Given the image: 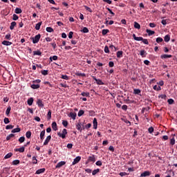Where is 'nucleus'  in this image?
I'll return each instance as SVG.
<instances>
[{"mask_svg":"<svg viewBox=\"0 0 177 177\" xmlns=\"http://www.w3.org/2000/svg\"><path fill=\"white\" fill-rule=\"evenodd\" d=\"M133 38L135 41H142L143 39V37H136V35H135V34H133Z\"/></svg>","mask_w":177,"mask_h":177,"instance_id":"2eb2a0df","label":"nucleus"},{"mask_svg":"<svg viewBox=\"0 0 177 177\" xmlns=\"http://www.w3.org/2000/svg\"><path fill=\"white\" fill-rule=\"evenodd\" d=\"M24 140H26V138H24V136L20 137L19 138V143H23L24 142Z\"/></svg>","mask_w":177,"mask_h":177,"instance_id":"a18cd8bd","label":"nucleus"},{"mask_svg":"<svg viewBox=\"0 0 177 177\" xmlns=\"http://www.w3.org/2000/svg\"><path fill=\"white\" fill-rule=\"evenodd\" d=\"M109 67H114V62L113 61H111L109 62Z\"/></svg>","mask_w":177,"mask_h":177,"instance_id":"774afa93","label":"nucleus"},{"mask_svg":"<svg viewBox=\"0 0 177 177\" xmlns=\"http://www.w3.org/2000/svg\"><path fill=\"white\" fill-rule=\"evenodd\" d=\"M122 53H123L122 50L118 51L116 53L117 57H118L119 59L120 57H122Z\"/></svg>","mask_w":177,"mask_h":177,"instance_id":"bb28decb","label":"nucleus"},{"mask_svg":"<svg viewBox=\"0 0 177 177\" xmlns=\"http://www.w3.org/2000/svg\"><path fill=\"white\" fill-rule=\"evenodd\" d=\"M149 133H151L152 132H154V128L153 127H151L148 129Z\"/></svg>","mask_w":177,"mask_h":177,"instance_id":"052dcab7","label":"nucleus"},{"mask_svg":"<svg viewBox=\"0 0 177 177\" xmlns=\"http://www.w3.org/2000/svg\"><path fill=\"white\" fill-rule=\"evenodd\" d=\"M58 57L57 55H54L53 57H50V61L53 62V60H57Z\"/></svg>","mask_w":177,"mask_h":177,"instance_id":"ea45409f","label":"nucleus"},{"mask_svg":"<svg viewBox=\"0 0 177 177\" xmlns=\"http://www.w3.org/2000/svg\"><path fill=\"white\" fill-rule=\"evenodd\" d=\"M26 136L28 139H30V138H31V131H27L26 133Z\"/></svg>","mask_w":177,"mask_h":177,"instance_id":"603ef678","label":"nucleus"},{"mask_svg":"<svg viewBox=\"0 0 177 177\" xmlns=\"http://www.w3.org/2000/svg\"><path fill=\"white\" fill-rule=\"evenodd\" d=\"M93 129H97V119H96V118L93 119Z\"/></svg>","mask_w":177,"mask_h":177,"instance_id":"9b49d317","label":"nucleus"},{"mask_svg":"<svg viewBox=\"0 0 177 177\" xmlns=\"http://www.w3.org/2000/svg\"><path fill=\"white\" fill-rule=\"evenodd\" d=\"M82 124L81 122H79L76 124V129H77V131H80V132H82V129L81 128L82 127Z\"/></svg>","mask_w":177,"mask_h":177,"instance_id":"a211bd4d","label":"nucleus"},{"mask_svg":"<svg viewBox=\"0 0 177 177\" xmlns=\"http://www.w3.org/2000/svg\"><path fill=\"white\" fill-rule=\"evenodd\" d=\"M15 26H16V21L11 22L10 26V30H14Z\"/></svg>","mask_w":177,"mask_h":177,"instance_id":"2f4dec72","label":"nucleus"},{"mask_svg":"<svg viewBox=\"0 0 177 177\" xmlns=\"http://www.w3.org/2000/svg\"><path fill=\"white\" fill-rule=\"evenodd\" d=\"M20 164V160H15L12 161V165H19Z\"/></svg>","mask_w":177,"mask_h":177,"instance_id":"a19ab883","label":"nucleus"},{"mask_svg":"<svg viewBox=\"0 0 177 177\" xmlns=\"http://www.w3.org/2000/svg\"><path fill=\"white\" fill-rule=\"evenodd\" d=\"M82 32H84V34H86L88 32H89V29H88V28L84 27L83 28V29L81 30Z\"/></svg>","mask_w":177,"mask_h":177,"instance_id":"4c0bfd02","label":"nucleus"},{"mask_svg":"<svg viewBox=\"0 0 177 177\" xmlns=\"http://www.w3.org/2000/svg\"><path fill=\"white\" fill-rule=\"evenodd\" d=\"M32 39L33 44H38V42H39V39H41V35L39 34L35 36V37H32Z\"/></svg>","mask_w":177,"mask_h":177,"instance_id":"f03ea898","label":"nucleus"},{"mask_svg":"<svg viewBox=\"0 0 177 177\" xmlns=\"http://www.w3.org/2000/svg\"><path fill=\"white\" fill-rule=\"evenodd\" d=\"M46 30L47 32H53V28H52L51 27H47Z\"/></svg>","mask_w":177,"mask_h":177,"instance_id":"864d4df0","label":"nucleus"},{"mask_svg":"<svg viewBox=\"0 0 177 177\" xmlns=\"http://www.w3.org/2000/svg\"><path fill=\"white\" fill-rule=\"evenodd\" d=\"M95 165H97V167H102V160H97V161L95 162Z\"/></svg>","mask_w":177,"mask_h":177,"instance_id":"3c124183","label":"nucleus"},{"mask_svg":"<svg viewBox=\"0 0 177 177\" xmlns=\"http://www.w3.org/2000/svg\"><path fill=\"white\" fill-rule=\"evenodd\" d=\"M12 110V107L8 106L6 111V115L9 116V114H10V111Z\"/></svg>","mask_w":177,"mask_h":177,"instance_id":"f704fd0d","label":"nucleus"},{"mask_svg":"<svg viewBox=\"0 0 177 177\" xmlns=\"http://www.w3.org/2000/svg\"><path fill=\"white\" fill-rule=\"evenodd\" d=\"M66 135H67V129H64L62 133L60 132L57 133V136L59 138H62V139H66Z\"/></svg>","mask_w":177,"mask_h":177,"instance_id":"f257e3e1","label":"nucleus"},{"mask_svg":"<svg viewBox=\"0 0 177 177\" xmlns=\"http://www.w3.org/2000/svg\"><path fill=\"white\" fill-rule=\"evenodd\" d=\"M20 131H21V129L18 127L12 129L11 132L12 133H16L20 132Z\"/></svg>","mask_w":177,"mask_h":177,"instance_id":"c756f323","label":"nucleus"},{"mask_svg":"<svg viewBox=\"0 0 177 177\" xmlns=\"http://www.w3.org/2000/svg\"><path fill=\"white\" fill-rule=\"evenodd\" d=\"M93 80L95 81L96 84L97 85H104V83L102 82L100 79H97L96 77L92 76Z\"/></svg>","mask_w":177,"mask_h":177,"instance_id":"7ed1b4c3","label":"nucleus"},{"mask_svg":"<svg viewBox=\"0 0 177 177\" xmlns=\"http://www.w3.org/2000/svg\"><path fill=\"white\" fill-rule=\"evenodd\" d=\"M39 84H32L30 85V88H32V89H38L39 88Z\"/></svg>","mask_w":177,"mask_h":177,"instance_id":"aec40b11","label":"nucleus"},{"mask_svg":"<svg viewBox=\"0 0 177 177\" xmlns=\"http://www.w3.org/2000/svg\"><path fill=\"white\" fill-rule=\"evenodd\" d=\"M134 28H137V30H140V24L139 23L135 21L134 22Z\"/></svg>","mask_w":177,"mask_h":177,"instance_id":"cd10ccee","label":"nucleus"},{"mask_svg":"<svg viewBox=\"0 0 177 177\" xmlns=\"http://www.w3.org/2000/svg\"><path fill=\"white\" fill-rule=\"evenodd\" d=\"M25 149L26 148L24 147H21L20 148L15 149V151H19V153H24Z\"/></svg>","mask_w":177,"mask_h":177,"instance_id":"4468645a","label":"nucleus"},{"mask_svg":"<svg viewBox=\"0 0 177 177\" xmlns=\"http://www.w3.org/2000/svg\"><path fill=\"white\" fill-rule=\"evenodd\" d=\"M50 139H52V136H48L44 142V145L46 146V145H48L49 142H50Z\"/></svg>","mask_w":177,"mask_h":177,"instance_id":"423d86ee","label":"nucleus"},{"mask_svg":"<svg viewBox=\"0 0 177 177\" xmlns=\"http://www.w3.org/2000/svg\"><path fill=\"white\" fill-rule=\"evenodd\" d=\"M44 136H45V130H43L40 133V139H41V140H44Z\"/></svg>","mask_w":177,"mask_h":177,"instance_id":"473e14b6","label":"nucleus"},{"mask_svg":"<svg viewBox=\"0 0 177 177\" xmlns=\"http://www.w3.org/2000/svg\"><path fill=\"white\" fill-rule=\"evenodd\" d=\"M120 176H127V175H129V174L127 173V172H120L119 174Z\"/></svg>","mask_w":177,"mask_h":177,"instance_id":"4d7b16f0","label":"nucleus"},{"mask_svg":"<svg viewBox=\"0 0 177 177\" xmlns=\"http://www.w3.org/2000/svg\"><path fill=\"white\" fill-rule=\"evenodd\" d=\"M84 113H85V111H84V110H80L78 113H77V115L78 117H82V115H84Z\"/></svg>","mask_w":177,"mask_h":177,"instance_id":"79ce46f5","label":"nucleus"},{"mask_svg":"<svg viewBox=\"0 0 177 177\" xmlns=\"http://www.w3.org/2000/svg\"><path fill=\"white\" fill-rule=\"evenodd\" d=\"M12 138H15V134L10 133L6 137V140H10Z\"/></svg>","mask_w":177,"mask_h":177,"instance_id":"c9c22d12","label":"nucleus"},{"mask_svg":"<svg viewBox=\"0 0 177 177\" xmlns=\"http://www.w3.org/2000/svg\"><path fill=\"white\" fill-rule=\"evenodd\" d=\"M171 57H172L171 55L163 54V55H160L161 59H169Z\"/></svg>","mask_w":177,"mask_h":177,"instance_id":"f8f14e48","label":"nucleus"},{"mask_svg":"<svg viewBox=\"0 0 177 177\" xmlns=\"http://www.w3.org/2000/svg\"><path fill=\"white\" fill-rule=\"evenodd\" d=\"M140 89H139V88H135L134 90H133V93H134V95H140Z\"/></svg>","mask_w":177,"mask_h":177,"instance_id":"7c9ffc66","label":"nucleus"},{"mask_svg":"<svg viewBox=\"0 0 177 177\" xmlns=\"http://www.w3.org/2000/svg\"><path fill=\"white\" fill-rule=\"evenodd\" d=\"M109 32V29H104L102 31V35H106Z\"/></svg>","mask_w":177,"mask_h":177,"instance_id":"09e8293b","label":"nucleus"},{"mask_svg":"<svg viewBox=\"0 0 177 177\" xmlns=\"http://www.w3.org/2000/svg\"><path fill=\"white\" fill-rule=\"evenodd\" d=\"M32 163L34 165L38 164V160L37 159V156H32Z\"/></svg>","mask_w":177,"mask_h":177,"instance_id":"4be33fe9","label":"nucleus"},{"mask_svg":"<svg viewBox=\"0 0 177 177\" xmlns=\"http://www.w3.org/2000/svg\"><path fill=\"white\" fill-rule=\"evenodd\" d=\"M51 125L54 131H57V124L56 123V122H53Z\"/></svg>","mask_w":177,"mask_h":177,"instance_id":"f3484780","label":"nucleus"},{"mask_svg":"<svg viewBox=\"0 0 177 177\" xmlns=\"http://www.w3.org/2000/svg\"><path fill=\"white\" fill-rule=\"evenodd\" d=\"M34 56H41L42 55V53L39 50H35L33 51Z\"/></svg>","mask_w":177,"mask_h":177,"instance_id":"412c9836","label":"nucleus"},{"mask_svg":"<svg viewBox=\"0 0 177 177\" xmlns=\"http://www.w3.org/2000/svg\"><path fill=\"white\" fill-rule=\"evenodd\" d=\"M81 161V156H77L72 162V165H75V164H78Z\"/></svg>","mask_w":177,"mask_h":177,"instance_id":"20e7f679","label":"nucleus"},{"mask_svg":"<svg viewBox=\"0 0 177 177\" xmlns=\"http://www.w3.org/2000/svg\"><path fill=\"white\" fill-rule=\"evenodd\" d=\"M27 103H28V106H32V103H34V98L30 97V98L28 99Z\"/></svg>","mask_w":177,"mask_h":177,"instance_id":"dca6fc26","label":"nucleus"},{"mask_svg":"<svg viewBox=\"0 0 177 177\" xmlns=\"http://www.w3.org/2000/svg\"><path fill=\"white\" fill-rule=\"evenodd\" d=\"M88 162H95V161H96L95 155H92L91 156H89L88 158Z\"/></svg>","mask_w":177,"mask_h":177,"instance_id":"0eeeda50","label":"nucleus"},{"mask_svg":"<svg viewBox=\"0 0 177 177\" xmlns=\"http://www.w3.org/2000/svg\"><path fill=\"white\" fill-rule=\"evenodd\" d=\"M62 125L65 128H67V126L68 125V122H67V120H62Z\"/></svg>","mask_w":177,"mask_h":177,"instance_id":"37998d69","label":"nucleus"},{"mask_svg":"<svg viewBox=\"0 0 177 177\" xmlns=\"http://www.w3.org/2000/svg\"><path fill=\"white\" fill-rule=\"evenodd\" d=\"M82 96H86V97H88L89 96V93H85V92H82L81 93Z\"/></svg>","mask_w":177,"mask_h":177,"instance_id":"338daca9","label":"nucleus"},{"mask_svg":"<svg viewBox=\"0 0 177 177\" xmlns=\"http://www.w3.org/2000/svg\"><path fill=\"white\" fill-rule=\"evenodd\" d=\"M170 145H172V146H174V145H175V138H173L170 140Z\"/></svg>","mask_w":177,"mask_h":177,"instance_id":"0e129e2a","label":"nucleus"},{"mask_svg":"<svg viewBox=\"0 0 177 177\" xmlns=\"http://www.w3.org/2000/svg\"><path fill=\"white\" fill-rule=\"evenodd\" d=\"M151 174L149 171H145L140 174V177L150 176Z\"/></svg>","mask_w":177,"mask_h":177,"instance_id":"6e6552de","label":"nucleus"},{"mask_svg":"<svg viewBox=\"0 0 177 177\" xmlns=\"http://www.w3.org/2000/svg\"><path fill=\"white\" fill-rule=\"evenodd\" d=\"M22 12H23V10H21V8H16L15 10V12L17 15H20V13H21Z\"/></svg>","mask_w":177,"mask_h":177,"instance_id":"5701e85b","label":"nucleus"},{"mask_svg":"<svg viewBox=\"0 0 177 177\" xmlns=\"http://www.w3.org/2000/svg\"><path fill=\"white\" fill-rule=\"evenodd\" d=\"M42 75H48V70H43L41 71Z\"/></svg>","mask_w":177,"mask_h":177,"instance_id":"13d9d810","label":"nucleus"},{"mask_svg":"<svg viewBox=\"0 0 177 177\" xmlns=\"http://www.w3.org/2000/svg\"><path fill=\"white\" fill-rule=\"evenodd\" d=\"M46 169L45 168L39 169L36 171V175H39L41 174H44L45 172Z\"/></svg>","mask_w":177,"mask_h":177,"instance_id":"9d476101","label":"nucleus"},{"mask_svg":"<svg viewBox=\"0 0 177 177\" xmlns=\"http://www.w3.org/2000/svg\"><path fill=\"white\" fill-rule=\"evenodd\" d=\"M162 41H164V39L162 37H158L156 38V42L157 44H160V42H162Z\"/></svg>","mask_w":177,"mask_h":177,"instance_id":"8fccbe9b","label":"nucleus"},{"mask_svg":"<svg viewBox=\"0 0 177 177\" xmlns=\"http://www.w3.org/2000/svg\"><path fill=\"white\" fill-rule=\"evenodd\" d=\"M142 42L145 44V45H149V40H147V39L142 38Z\"/></svg>","mask_w":177,"mask_h":177,"instance_id":"de8ad7c7","label":"nucleus"},{"mask_svg":"<svg viewBox=\"0 0 177 177\" xmlns=\"http://www.w3.org/2000/svg\"><path fill=\"white\" fill-rule=\"evenodd\" d=\"M41 26H42V22L37 23L35 26V30H39L41 28Z\"/></svg>","mask_w":177,"mask_h":177,"instance_id":"c85d7f7f","label":"nucleus"},{"mask_svg":"<svg viewBox=\"0 0 177 177\" xmlns=\"http://www.w3.org/2000/svg\"><path fill=\"white\" fill-rule=\"evenodd\" d=\"M69 116L71 117V118H72L73 120H75L76 117H77V113H73L71 112L69 114Z\"/></svg>","mask_w":177,"mask_h":177,"instance_id":"6ab92c4d","label":"nucleus"},{"mask_svg":"<svg viewBox=\"0 0 177 177\" xmlns=\"http://www.w3.org/2000/svg\"><path fill=\"white\" fill-rule=\"evenodd\" d=\"M47 118H48V120H50V118H52V111H48V114H47Z\"/></svg>","mask_w":177,"mask_h":177,"instance_id":"49530a36","label":"nucleus"},{"mask_svg":"<svg viewBox=\"0 0 177 177\" xmlns=\"http://www.w3.org/2000/svg\"><path fill=\"white\" fill-rule=\"evenodd\" d=\"M174 99L170 98L167 100V103H169V104H174Z\"/></svg>","mask_w":177,"mask_h":177,"instance_id":"e2e57ef3","label":"nucleus"},{"mask_svg":"<svg viewBox=\"0 0 177 177\" xmlns=\"http://www.w3.org/2000/svg\"><path fill=\"white\" fill-rule=\"evenodd\" d=\"M37 104L39 107H41V109H44V102L41 100L38 99L37 101Z\"/></svg>","mask_w":177,"mask_h":177,"instance_id":"39448f33","label":"nucleus"},{"mask_svg":"<svg viewBox=\"0 0 177 177\" xmlns=\"http://www.w3.org/2000/svg\"><path fill=\"white\" fill-rule=\"evenodd\" d=\"M66 165V162L64 161H61L57 164V165L55 166V168H62V167H63V165Z\"/></svg>","mask_w":177,"mask_h":177,"instance_id":"1a4fd4ad","label":"nucleus"},{"mask_svg":"<svg viewBox=\"0 0 177 177\" xmlns=\"http://www.w3.org/2000/svg\"><path fill=\"white\" fill-rule=\"evenodd\" d=\"M75 75H77V77H86V75H85V73H81L80 72L75 73Z\"/></svg>","mask_w":177,"mask_h":177,"instance_id":"e433bc0d","label":"nucleus"},{"mask_svg":"<svg viewBox=\"0 0 177 177\" xmlns=\"http://www.w3.org/2000/svg\"><path fill=\"white\" fill-rule=\"evenodd\" d=\"M140 56H142V57H146V51L145 50H142L140 53Z\"/></svg>","mask_w":177,"mask_h":177,"instance_id":"72a5a7b5","label":"nucleus"},{"mask_svg":"<svg viewBox=\"0 0 177 177\" xmlns=\"http://www.w3.org/2000/svg\"><path fill=\"white\" fill-rule=\"evenodd\" d=\"M12 20H15V21L19 20V16H17V15H16V14H14L12 15Z\"/></svg>","mask_w":177,"mask_h":177,"instance_id":"6e6d98bb","label":"nucleus"},{"mask_svg":"<svg viewBox=\"0 0 177 177\" xmlns=\"http://www.w3.org/2000/svg\"><path fill=\"white\" fill-rule=\"evenodd\" d=\"M12 156H13V153L12 152H10L4 156V158H5V160H8V158H10V157H12Z\"/></svg>","mask_w":177,"mask_h":177,"instance_id":"a878e982","label":"nucleus"},{"mask_svg":"<svg viewBox=\"0 0 177 177\" xmlns=\"http://www.w3.org/2000/svg\"><path fill=\"white\" fill-rule=\"evenodd\" d=\"M3 122H4V124H9V122H10V121L9 120V118H5L3 120Z\"/></svg>","mask_w":177,"mask_h":177,"instance_id":"680f3d73","label":"nucleus"},{"mask_svg":"<svg viewBox=\"0 0 177 177\" xmlns=\"http://www.w3.org/2000/svg\"><path fill=\"white\" fill-rule=\"evenodd\" d=\"M1 44L2 45H5V46H10L12 45V42L6 40L3 41Z\"/></svg>","mask_w":177,"mask_h":177,"instance_id":"ddd939ff","label":"nucleus"},{"mask_svg":"<svg viewBox=\"0 0 177 177\" xmlns=\"http://www.w3.org/2000/svg\"><path fill=\"white\" fill-rule=\"evenodd\" d=\"M164 39H165V42H169L171 39V37L169 35H167L165 36Z\"/></svg>","mask_w":177,"mask_h":177,"instance_id":"393cba45","label":"nucleus"},{"mask_svg":"<svg viewBox=\"0 0 177 177\" xmlns=\"http://www.w3.org/2000/svg\"><path fill=\"white\" fill-rule=\"evenodd\" d=\"M61 78H62V80H68V76H67L66 75H62Z\"/></svg>","mask_w":177,"mask_h":177,"instance_id":"69168bd1","label":"nucleus"},{"mask_svg":"<svg viewBox=\"0 0 177 177\" xmlns=\"http://www.w3.org/2000/svg\"><path fill=\"white\" fill-rule=\"evenodd\" d=\"M98 172H100V169H94V170L92 171V175H93V176H95V175H96V174H98Z\"/></svg>","mask_w":177,"mask_h":177,"instance_id":"58836bf2","label":"nucleus"},{"mask_svg":"<svg viewBox=\"0 0 177 177\" xmlns=\"http://www.w3.org/2000/svg\"><path fill=\"white\" fill-rule=\"evenodd\" d=\"M154 91H161V86L155 85L153 86Z\"/></svg>","mask_w":177,"mask_h":177,"instance_id":"c03bdc74","label":"nucleus"},{"mask_svg":"<svg viewBox=\"0 0 177 177\" xmlns=\"http://www.w3.org/2000/svg\"><path fill=\"white\" fill-rule=\"evenodd\" d=\"M13 128H15V126L12 124H9L6 127V129H13Z\"/></svg>","mask_w":177,"mask_h":177,"instance_id":"5fc2aeb1","label":"nucleus"},{"mask_svg":"<svg viewBox=\"0 0 177 177\" xmlns=\"http://www.w3.org/2000/svg\"><path fill=\"white\" fill-rule=\"evenodd\" d=\"M146 32H147L148 35L150 37L151 35H153L155 34V32L149 29H147Z\"/></svg>","mask_w":177,"mask_h":177,"instance_id":"b1692460","label":"nucleus"},{"mask_svg":"<svg viewBox=\"0 0 177 177\" xmlns=\"http://www.w3.org/2000/svg\"><path fill=\"white\" fill-rule=\"evenodd\" d=\"M104 52H105V53H110V50H109V46H105Z\"/></svg>","mask_w":177,"mask_h":177,"instance_id":"bf43d9fd","label":"nucleus"}]
</instances>
